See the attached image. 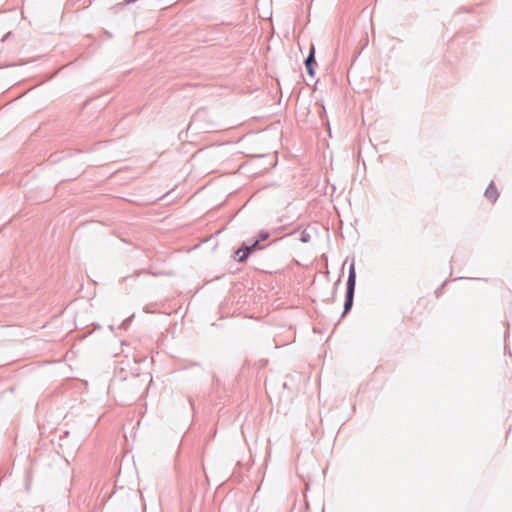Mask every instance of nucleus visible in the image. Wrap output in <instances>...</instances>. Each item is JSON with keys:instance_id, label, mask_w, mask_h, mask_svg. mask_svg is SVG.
<instances>
[{"instance_id": "3", "label": "nucleus", "mask_w": 512, "mask_h": 512, "mask_svg": "<svg viewBox=\"0 0 512 512\" xmlns=\"http://www.w3.org/2000/svg\"><path fill=\"white\" fill-rule=\"evenodd\" d=\"M484 194L488 200H490L493 203L496 202L499 194L493 181L488 185Z\"/></svg>"}, {"instance_id": "1", "label": "nucleus", "mask_w": 512, "mask_h": 512, "mask_svg": "<svg viewBox=\"0 0 512 512\" xmlns=\"http://www.w3.org/2000/svg\"><path fill=\"white\" fill-rule=\"evenodd\" d=\"M355 282H356V271H355V264L354 262L351 263L349 268V277L347 282V294H346V301H345V312H347L353 303V296H354V289H355Z\"/></svg>"}, {"instance_id": "4", "label": "nucleus", "mask_w": 512, "mask_h": 512, "mask_svg": "<svg viewBox=\"0 0 512 512\" xmlns=\"http://www.w3.org/2000/svg\"><path fill=\"white\" fill-rule=\"evenodd\" d=\"M314 54H315V48L314 46L312 45L311 46V49H310V54L305 62V65H306V68H307V71L308 73L313 76L314 74V71H313V66L316 64L315 62V59H314Z\"/></svg>"}, {"instance_id": "2", "label": "nucleus", "mask_w": 512, "mask_h": 512, "mask_svg": "<svg viewBox=\"0 0 512 512\" xmlns=\"http://www.w3.org/2000/svg\"><path fill=\"white\" fill-rule=\"evenodd\" d=\"M258 245V241H255L253 245H251L250 247H242L240 249H238L236 252H235V255L238 259V261L240 262H243L245 261L249 254L251 253V251Z\"/></svg>"}]
</instances>
